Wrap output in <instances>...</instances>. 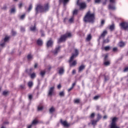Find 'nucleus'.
I'll list each match as a JSON object with an SVG mask.
<instances>
[{"label": "nucleus", "mask_w": 128, "mask_h": 128, "mask_svg": "<svg viewBox=\"0 0 128 128\" xmlns=\"http://www.w3.org/2000/svg\"><path fill=\"white\" fill-rule=\"evenodd\" d=\"M98 98H100L98 96H95L94 98V99L95 100H98Z\"/></svg>", "instance_id": "obj_49"}, {"label": "nucleus", "mask_w": 128, "mask_h": 128, "mask_svg": "<svg viewBox=\"0 0 128 128\" xmlns=\"http://www.w3.org/2000/svg\"><path fill=\"white\" fill-rule=\"evenodd\" d=\"M62 88V86L60 85V84H58V88L60 89Z\"/></svg>", "instance_id": "obj_54"}, {"label": "nucleus", "mask_w": 128, "mask_h": 128, "mask_svg": "<svg viewBox=\"0 0 128 128\" xmlns=\"http://www.w3.org/2000/svg\"><path fill=\"white\" fill-rule=\"evenodd\" d=\"M34 70V68H30V72H32V70Z\"/></svg>", "instance_id": "obj_61"}, {"label": "nucleus", "mask_w": 128, "mask_h": 128, "mask_svg": "<svg viewBox=\"0 0 128 128\" xmlns=\"http://www.w3.org/2000/svg\"><path fill=\"white\" fill-rule=\"evenodd\" d=\"M98 120H92V126H96V122H98Z\"/></svg>", "instance_id": "obj_24"}, {"label": "nucleus", "mask_w": 128, "mask_h": 128, "mask_svg": "<svg viewBox=\"0 0 128 128\" xmlns=\"http://www.w3.org/2000/svg\"><path fill=\"white\" fill-rule=\"evenodd\" d=\"M70 0H63V4H64V6H66V4L67 2H68Z\"/></svg>", "instance_id": "obj_33"}, {"label": "nucleus", "mask_w": 128, "mask_h": 128, "mask_svg": "<svg viewBox=\"0 0 128 128\" xmlns=\"http://www.w3.org/2000/svg\"><path fill=\"white\" fill-rule=\"evenodd\" d=\"M100 108V107L98 106H96V110H98Z\"/></svg>", "instance_id": "obj_63"}, {"label": "nucleus", "mask_w": 128, "mask_h": 128, "mask_svg": "<svg viewBox=\"0 0 128 128\" xmlns=\"http://www.w3.org/2000/svg\"><path fill=\"white\" fill-rule=\"evenodd\" d=\"M106 34H108V32L106 30L104 31L103 32L102 34L100 36V38H104Z\"/></svg>", "instance_id": "obj_16"}, {"label": "nucleus", "mask_w": 128, "mask_h": 128, "mask_svg": "<svg viewBox=\"0 0 128 128\" xmlns=\"http://www.w3.org/2000/svg\"><path fill=\"white\" fill-rule=\"evenodd\" d=\"M12 36H15L16 34V31L12 30Z\"/></svg>", "instance_id": "obj_44"}, {"label": "nucleus", "mask_w": 128, "mask_h": 128, "mask_svg": "<svg viewBox=\"0 0 128 128\" xmlns=\"http://www.w3.org/2000/svg\"><path fill=\"white\" fill-rule=\"evenodd\" d=\"M72 88H72V87H71L70 88H69V89L68 90V92H70V90H72Z\"/></svg>", "instance_id": "obj_60"}, {"label": "nucleus", "mask_w": 128, "mask_h": 128, "mask_svg": "<svg viewBox=\"0 0 128 128\" xmlns=\"http://www.w3.org/2000/svg\"><path fill=\"white\" fill-rule=\"evenodd\" d=\"M110 42V40L108 38H107L103 41L104 44H108V42Z\"/></svg>", "instance_id": "obj_36"}, {"label": "nucleus", "mask_w": 128, "mask_h": 128, "mask_svg": "<svg viewBox=\"0 0 128 128\" xmlns=\"http://www.w3.org/2000/svg\"><path fill=\"white\" fill-rule=\"evenodd\" d=\"M74 54H72V56L70 58V60H69V64H70V66H74L76 64V60H74L78 56V50L76 49H74Z\"/></svg>", "instance_id": "obj_2"}, {"label": "nucleus", "mask_w": 128, "mask_h": 128, "mask_svg": "<svg viewBox=\"0 0 128 128\" xmlns=\"http://www.w3.org/2000/svg\"><path fill=\"white\" fill-rule=\"evenodd\" d=\"M54 112V107H52L50 109V114H52V112Z\"/></svg>", "instance_id": "obj_26"}, {"label": "nucleus", "mask_w": 128, "mask_h": 128, "mask_svg": "<svg viewBox=\"0 0 128 128\" xmlns=\"http://www.w3.org/2000/svg\"><path fill=\"white\" fill-rule=\"evenodd\" d=\"M110 4L108 5L109 10H116V0H110Z\"/></svg>", "instance_id": "obj_5"}, {"label": "nucleus", "mask_w": 128, "mask_h": 128, "mask_svg": "<svg viewBox=\"0 0 128 128\" xmlns=\"http://www.w3.org/2000/svg\"><path fill=\"white\" fill-rule=\"evenodd\" d=\"M110 30H114V24H112L110 26Z\"/></svg>", "instance_id": "obj_22"}, {"label": "nucleus", "mask_w": 128, "mask_h": 128, "mask_svg": "<svg viewBox=\"0 0 128 128\" xmlns=\"http://www.w3.org/2000/svg\"><path fill=\"white\" fill-rule=\"evenodd\" d=\"M112 51H113V52H118V48H113Z\"/></svg>", "instance_id": "obj_46"}, {"label": "nucleus", "mask_w": 128, "mask_h": 128, "mask_svg": "<svg viewBox=\"0 0 128 128\" xmlns=\"http://www.w3.org/2000/svg\"><path fill=\"white\" fill-rule=\"evenodd\" d=\"M90 40H92V36H90V34H89L88 36L86 38V40H87V42H90Z\"/></svg>", "instance_id": "obj_23"}, {"label": "nucleus", "mask_w": 128, "mask_h": 128, "mask_svg": "<svg viewBox=\"0 0 128 128\" xmlns=\"http://www.w3.org/2000/svg\"><path fill=\"white\" fill-rule=\"evenodd\" d=\"M90 118H94V113H92L90 116Z\"/></svg>", "instance_id": "obj_47"}, {"label": "nucleus", "mask_w": 128, "mask_h": 128, "mask_svg": "<svg viewBox=\"0 0 128 128\" xmlns=\"http://www.w3.org/2000/svg\"><path fill=\"white\" fill-rule=\"evenodd\" d=\"M37 44L38 46H42V40H40V39H38L37 40Z\"/></svg>", "instance_id": "obj_19"}, {"label": "nucleus", "mask_w": 128, "mask_h": 128, "mask_svg": "<svg viewBox=\"0 0 128 128\" xmlns=\"http://www.w3.org/2000/svg\"><path fill=\"white\" fill-rule=\"evenodd\" d=\"M28 98H29V100H32V96L29 95Z\"/></svg>", "instance_id": "obj_51"}, {"label": "nucleus", "mask_w": 128, "mask_h": 128, "mask_svg": "<svg viewBox=\"0 0 128 128\" xmlns=\"http://www.w3.org/2000/svg\"><path fill=\"white\" fill-rule=\"evenodd\" d=\"M20 88H24V85H21V86H20Z\"/></svg>", "instance_id": "obj_56"}, {"label": "nucleus", "mask_w": 128, "mask_h": 128, "mask_svg": "<svg viewBox=\"0 0 128 128\" xmlns=\"http://www.w3.org/2000/svg\"><path fill=\"white\" fill-rule=\"evenodd\" d=\"M10 40V37L8 36H6L4 38V40H2V42L0 44V46L4 48V45L6 44V42H8V40Z\"/></svg>", "instance_id": "obj_9"}, {"label": "nucleus", "mask_w": 128, "mask_h": 128, "mask_svg": "<svg viewBox=\"0 0 128 128\" xmlns=\"http://www.w3.org/2000/svg\"><path fill=\"white\" fill-rule=\"evenodd\" d=\"M20 30L21 32H24V27L20 28Z\"/></svg>", "instance_id": "obj_50"}, {"label": "nucleus", "mask_w": 128, "mask_h": 128, "mask_svg": "<svg viewBox=\"0 0 128 128\" xmlns=\"http://www.w3.org/2000/svg\"><path fill=\"white\" fill-rule=\"evenodd\" d=\"M34 86V82L32 81H30L28 82V86L30 88Z\"/></svg>", "instance_id": "obj_18"}, {"label": "nucleus", "mask_w": 128, "mask_h": 128, "mask_svg": "<svg viewBox=\"0 0 128 128\" xmlns=\"http://www.w3.org/2000/svg\"><path fill=\"white\" fill-rule=\"evenodd\" d=\"M70 24H72V22H74V17L71 18L69 20H68Z\"/></svg>", "instance_id": "obj_34"}, {"label": "nucleus", "mask_w": 128, "mask_h": 128, "mask_svg": "<svg viewBox=\"0 0 128 128\" xmlns=\"http://www.w3.org/2000/svg\"><path fill=\"white\" fill-rule=\"evenodd\" d=\"M18 6L20 8H22V3H20L18 5Z\"/></svg>", "instance_id": "obj_52"}, {"label": "nucleus", "mask_w": 128, "mask_h": 128, "mask_svg": "<svg viewBox=\"0 0 128 128\" xmlns=\"http://www.w3.org/2000/svg\"><path fill=\"white\" fill-rule=\"evenodd\" d=\"M120 26H121V28H123L124 30L128 31V24L126 22H122L120 24Z\"/></svg>", "instance_id": "obj_6"}, {"label": "nucleus", "mask_w": 128, "mask_h": 128, "mask_svg": "<svg viewBox=\"0 0 128 128\" xmlns=\"http://www.w3.org/2000/svg\"><path fill=\"white\" fill-rule=\"evenodd\" d=\"M124 72H128V67H126L124 68Z\"/></svg>", "instance_id": "obj_45"}, {"label": "nucleus", "mask_w": 128, "mask_h": 128, "mask_svg": "<svg viewBox=\"0 0 128 128\" xmlns=\"http://www.w3.org/2000/svg\"><path fill=\"white\" fill-rule=\"evenodd\" d=\"M54 94V86H52L50 88L48 91V96H52Z\"/></svg>", "instance_id": "obj_8"}, {"label": "nucleus", "mask_w": 128, "mask_h": 128, "mask_svg": "<svg viewBox=\"0 0 128 128\" xmlns=\"http://www.w3.org/2000/svg\"><path fill=\"white\" fill-rule=\"evenodd\" d=\"M108 0H102V2L104 6H105V4H106V2Z\"/></svg>", "instance_id": "obj_39"}, {"label": "nucleus", "mask_w": 128, "mask_h": 128, "mask_svg": "<svg viewBox=\"0 0 128 128\" xmlns=\"http://www.w3.org/2000/svg\"><path fill=\"white\" fill-rule=\"evenodd\" d=\"M10 14H14L16 12V8H12L10 11Z\"/></svg>", "instance_id": "obj_28"}, {"label": "nucleus", "mask_w": 128, "mask_h": 128, "mask_svg": "<svg viewBox=\"0 0 128 128\" xmlns=\"http://www.w3.org/2000/svg\"><path fill=\"white\" fill-rule=\"evenodd\" d=\"M36 73L34 72L32 74H30V78H36Z\"/></svg>", "instance_id": "obj_30"}, {"label": "nucleus", "mask_w": 128, "mask_h": 128, "mask_svg": "<svg viewBox=\"0 0 128 128\" xmlns=\"http://www.w3.org/2000/svg\"><path fill=\"white\" fill-rule=\"evenodd\" d=\"M30 30H32V32H34V30H36V26H31V27L30 28Z\"/></svg>", "instance_id": "obj_32"}, {"label": "nucleus", "mask_w": 128, "mask_h": 128, "mask_svg": "<svg viewBox=\"0 0 128 128\" xmlns=\"http://www.w3.org/2000/svg\"><path fill=\"white\" fill-rule=\"evenodd\" d=\"M52 44H53L52 41V40H49L46 44V46L48 48H50V46H52Z\"/></svg>", "instance_id": "obj_14"}, {"label": "nucleus", "mask_w": 128, "mask_h": 128, "mask_svg": "<svg viewBox=\"0 0 128 128\" xmlns=\"http://www.w3.org/2000/svg\"><path fill=\"white\" fill-rule=\"evenodd\" d=\"M40 32L42 34V36H44V32L41 31Z\"/></svg>", "instance_id": "obj_58"}, {"label": "nucleus", "mask_w": 128, "mask_h": 128, "mask_svg": "<svg viewBox=\"0 0 128 128\" xmlns=\"http://www.w3.org/2000/svg\"><path fill=\"white\" fill-rule=\"evenodd\" d=\"M104 22H105L104 20H102L100 28H102V26H104Z\"/></svg>", "instance_id": "obj_29"}, {"label": "nucleus", "mask_w": 128, "mask_h": 128, "mask_svg": "<svg viewBox=\"0 0 128 128\" xmlns=\"http://www.w3.org/2000/svg\"><path fill=\"white\" fill-rule=\"evenodd\" d=\"M66 20H67L66 18H65L64 19V22H66Z\"/></svg>", "instance_id": "obj_64"}, {"label": "nucleus", "mask_w": 128, "mask_h": 128, "mask_svg": "<svg viewBox=\"0 0 128 128\" xmlns=\"http://www.w3.org/2000/svg\"><path fill=\"white\" fill-rule=\"evenodd\" d=\"M118 46H120V48H124V46H126V43L122 42H119Z\"/></svg>", "instance_id": "obj_17"}, {"label": "nucleus", "mask_w": 128, "mask_h": 128, "mask_svg": "<svg viewBox=\"0 0 128 128\" xmlns=\"http://www.w3.org/2000/svg\"><path fill=\"white\" fill-rule=\"evenodd\" d=\"M2 10H6V6H4V7L2 8Z\"/></svg>", "instance_id": "obj_55"}, {"label": "nucleus", "mask_w": 128, "mask_h": 128, "mask_svg": "<svg viewBox=\"0 0 128 128\" xmlns=\"http://www.w3.org/2000/svg\"><path fill=\"white\" fill-rule=\"evenodd\" d=\"M108 118V116H104L103 118H104V120H106V118Z\"/></svg>", "instance_id": "obj_62"}, {"label": "nucleus", "mask_w": 128, "mask_h": 128, "mask_svg": "<svg viewBox=\"0 0 128 128\" xmlns=\"http://www.w3.org/2000/svg\"><path fill=\"white\" fill-rule=\"evenodd\" d=\"M24 18H26V14H22L20 16V20H24Z\"/></svg>", "instance_id": "obj_38"}, {"label": "nucleus", "mask_w": 128, "mask_h": 128, "mask_svg": "<svg viewBox=\"0 0 128 128\" xmlns=\"http://www.w3.org/2000/svg\"><path fill=\"white\" fill-rule=\"evenodd\" d=\"M43 108L44 107H42V106H38V110H42Z\"/></svg>", "instance_id": "obj_35"}, {"label": "nucleus", "mask_w": 128, "mask_h": 128, "mask_svg": "<svg viewBox=\"0 0 128 128\" xmlns=\"http://www.w3.org/2000/svg\"><path fill=\"white\" fill-rule=\"evenodd\" d=\"M110 48V46H106L104 48L105 50H109Z\"/></svg>", "instance_id": "obj_40"}, {"label": "nucleus", "mask_w": 128, "mask_h": 128, "mask_svg": "<svg viewBox=\"0 0 128 128\" xmlns=\"http://www.w3.org/2000/svg\"><path fill=\"white\" fill-rule=\"evenodd\" d=\"M60 46H58L53 51V54H58V53L60 52Z\"/></svg>", "instance_id": "obj_12"}, {"label": "nucleus", "mask_w": 128, "mask_h": 128, "mask_svg": "<svg viewBox=\"0 0 128 128\" xmlns=\"http://www.w3.org/2000/svg\"><path fill=\"white\" fill-rule=\"evenodd\" d=\"M75 104H78L80 102V99H76L74 101Z\"/></svg>", "instance_id": "obj_41"}, {"label": "nucleus", "mask_w": 128, "mask_h": 128, "mask_svg": "<svg viewBox=\"0 0 128 128\" xmlns=\"http://www.w3.org/2000/svg\"><path fill=\"white\" fill-rule=\"evenodd\" d=\"M78 14V10H74L73 12V14Z\"/></svg>", "instance_id": "obj_43"}, {"label": "nucleus", "mask_w": 128, "mask_h": 128, "mask_svg": "<svg viewBox=\"0 0 128 128\" xmlns=\"http://www.w3.org/2000/svg\"><path fill=\"white\" fill-rule=\"evenodd\" d=\"M59 96H64V91L60 92L59 93Z\"/></svg>", "instance_id": "obj_27"}, {"label": "nucleus", "mask_w": 128, "mask_h": 128, "mask_svg": "<svg viewBox=\"0 0 128 128\" xmlns=\"http://www.w3.org/2000/svg\"><path fill=\"white\" fill-rule=\"evenodd\" d=\"M48 8H50L48 4H46L44 6L39 4L36 6V12H48Z\"/></svg>", "instance_id": "obj_3"}, {"label": "nucleus", "mask_w": 128, "mask_h": 128, "mask_svg": "<svg viewBox=\"0 0 128 128\" xmlns=\"http://www.w3.org/2000/svg\"><path fill=\"white\" fill-rule=\"evenodd\" d=\"M72 74H76V70H74L72 72Z\"/></svg>", "instance_id": "obj_57"}, {"label": "nucleus", "mask_w": 128, "mask_h": 128, "mask_svg": "<svg viewBox=\"0 0 128 128\" xmlns=\"http://www.w3.org/2000/svg\"><path fill=\"white\" fill-rule=\"evenodd\" d=\"M34 68H38V64H35Z\"/></svg>", "instance_id": "obj_59"}, {"label": "nucleus", "mask_w": 128, "mask_h": 128, "mask_svg": "<svg viewBox=\"0 0 128 128\" xmlns=\"http://www.w3.org/2000/svg\"><path fill=\"white\" fill-rule=\"evenodd\" d=\"M84 20L85 22H94V14H92L90 12H88L85 16Z\"/></svg>", "instance_id": "obj_1"}, {"label": "nucleus", "mask_w": 128, "mask_h": 128, "mask_svg": "<svg viewBox=\"0 0 128 128\" xmlns=\"http://www.w3.org/2000/svg\"><path fill=\"white\" fill-rule=\"evenodd\" d=\"M64 72V69L63 67H60L58 71L59 74H62Z\"/></svg>", "instance_id": "obj_15"}, {"label": "nucleus", "mask_w": 128, "mask_h": 128, "mask_svg": "<svg viewBox=\"0 0 128 128\" xmlns=\"http://www.w3.org/2000/svg\"><path fill=\"white\" fill-rule=\"evenodd\" d=\"M104 0H94L95 4H100Z\"/></svg>", "instance_id": "obj_31"}, {"label": "nucleus", "mask_w": 128, "mask_h": 128, "mask_svg": "<svg viewBox=\"0 0 128 128\" xmlns=\"http://www.w3.org/2000/svg\"><path fill=\"white\" fill-rule=\"evenodd\" d=\"M8 92H6V91H4L3 92V94L4 96H6V94H8Z\"/></svg>", "instance_id": "obj_42"}, {"label": "nucleus", "mask_w": 128, "mask_h": 128, "mask_svg": "<svg viewBox=\"0 0 128 128\" xmlns=\"http://www.w3.org/2000/svg\"><path fill=\"white\" fill-rule=\"evenodd\" d=\"M75 86H76V82L73 83L72 84V88H74Z\"/></svg>", "instance_id": "obj_53"}, {"label": "nucleus", "mask_w": 128, "mask_h": 128, "mask_svg": "<svg viewBox=\"0 0 128 128\" xmlns=\"http://www.w3.org/2000/svg\"><path fill=\"white\" fill-rule=\"evenodd\" d=\"M101 118H102V116H100V114H98V120H100Z\"/></svg>", "instance_id": "obj_48"}, {"label": "nucleus", "mask_w": 128, "mask_h": 128, "mask_svg": "<svg viewBox=\"0 0 128 128\" xmlns=\"http://www.w3.org/2000/svg\"><path fill=\"white\" fill-rule=\"evenodd\" d=\"M27 58H28V60H32V55L28 54L27 56Z\"/></svg>", "instance_id": "obj_21"}, {"label": "nucleus", "mask_w": 128, "mask_h": 128, "mask_svg": "<svg viewBox=\"0 0 128 128\" xmlns=\"http://www.w3.org/2000/svg\"><path fill=\"white\" fill-rule=\"evenodd\" d=\"M45 74H46V71L45 70H42V71L40 72V75L41 76H42V78H44V76Z\"/></svg>", "instance_id": "obj_20"}, {"label": "nucleus", "mask_w": 128, "mask_h": 128, "mask_svg": "<svg viewBox=\"0 0 128 128\" xmlns=\"http://www.w3.org/2000/svg\"><path fill=\"white\" fill-rule=\"evenodd\" d=\"M84 68V66L82 65L79 67V72H82Z\"/></svg>", "instance_id": "obj_25"}, {"label": "nucleus", "mask_w": 128, "mask_h": 128, "mask_svg": "<svg viewBox=\"0 0 128 128\" xmlns=\"http://www.w3.org/2000/svg\"><path fill=\"white\" fill-rule=\"evenodd\" d=\"M79 0L77 1V4L80 7V10H84V8H86V4L84 2H82L81 3L79 2Z\"/></svg>", "instance_id": "obj_7"}, {"label": "nucleus", "mask_w": 128, "mask_h": 128, "mask_svg": "<svg viewBox=\"0 0 128 128\" xmlns=\"http://www.w3.org/2000/svg\"><path fill=\"white\" fill-rule=\"evenodd\" d=\"M38 124V122L36 120H34L32 122V123L28 125L27 128H32V127L34 126H36V124Z\"/></svg>", "instance_id": "obj_10"}, {"label": "nucleus", "mask_w": 128, "mask_h": 128, "mask_svg": "<svg viewBox=\"0 0 128 128\" xmlns=\"http://www.w3.org/2000/svg\"><path fill=\"white\" fill-rule=\"evenodd\" d=\"M60 122L64 126H70V124H68V122H66V121H64L62 120H61Z\"/></svg>", "instance_id": "obj_13"}, {"label": "nucleus", "mask_w": 128, "mask_h": 128, "mask_svg": "<svg viewBox=\"0 0 128 128\" xmlns=\"http://www.w3.org/2000/svg\"><path fill=\"white\" fill-rule=\"evenodd\" d=\"M72 36V34L70 32L66 33L65 34L61 36V37L58 40V42H65L67 38H70Z\"/></svg>", "instance_id": "obj_4"}, {"label": "nucleus", "mask_w": 128, "mask_h": 128, "mask_svg": "<svg viewBox=\"0 0 128 128\" xmlns=\"http://www.w3.org/2000/svg\"><path fill=\"white\" fill-rule=\"evenodd\" d=\"M108 59V54H106L104 58V66H110V61H106V60Z\"/></svg>", "instance_id": "obj_11"}, {"label": "nucleus", "mask_w": 128, "mask_h": 128, "mask_svg": "<svg viewBox=\"0 0 128 128\" xmlns=\"http://www.w3.org/2000/svg\"><path fill=\"white\" fill-rule=\"evenodd\" d=\"M32 5L31 4L29 6L28 11L30 12V10H32Z\"/></svg>", "instance_id": "obj_37"}]
</instances>
